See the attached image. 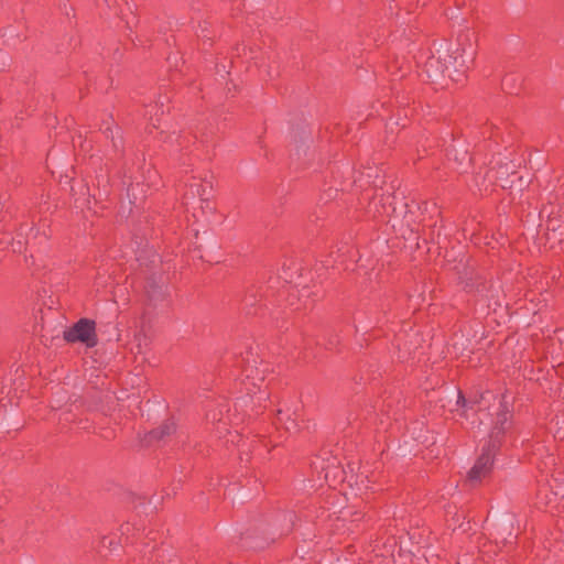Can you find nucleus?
Instances as JSON below:
<instances>
[{
  "instance_id": "nucleus-3",
  "label": "nucleus",
  "mask_w": 564,
  "mask_h": 564,
  "mask_svg": "<svg viewBox=\"0 0 564 564\" xmlns=\"http://www.w3.org/2000/svg\"><path fill=\"white\" fill-rule=\"evenodd\" d=\"M64 339L68 343L80 341L87 347L97 344L95 323L87 318L79 319L74 326L64 332Z\"/></svg>"
},
{
  "instance_id": "nucleus-8",
  "label": "nucleus",
  "mask_w": 564,
  "mask_h": 564,
  "mask_svg": "<svg viewBox=\"0 0 564 564\" xmlns=\"http://www.w3.org/2000/svg\"><path fill=\"white\" fill-rule=\"evenodd\" d=\"M173 430V425H166L160 430V432H156L159 434V437H162L163 435H167Z\"/></svg>"
},
{
  "instance_id": "nucleus-9",
  "label": "nucleus",
  "mask_w": 564,
  "mask_h": 564,
  "mask_svg": "<svg viewBox=\"0 0 564 564\" xmlns=\"http://www.w3.org/2000/svg\"><path fill=\"white\" fill-rule=\"evenodd\" d=\"M294 427H295L294 421L289 419L288 422L285 423V430L291 431Z\"/></svg>"
},
{
  "instance_id": "nucleus-1",
  "label": "nucleus",
  "mask_w": 564,
  "mask_h": 564,
  "mask_svg": "<svg viewBox=\"0 0 564 564\" xmlns=\"http://www.w3.org/2000/svg\"><path fill=\"white\" fill-rule=\"evenodd\" d=\"M476 55L471 35L462 33L457 36L455 45L441 44L427 62L425 72L431 79H438L446 70L459 72L473 62Z\"/></svg>"
},
{
  "instance_id": "nucleus-2",
  "label": "nucleus",
  "mask_w": 564,
  "mask_h": 564,
  "mask_svg": "<svg viewBox=\"0 0 564 564\" xmlns=\"http://www.w3.org/2000/svg\"><path fill=\"white\" fill-rule=\"evenodd\" d=\"M495 413L496 419L491 420L489 427V437L492 444L482 447L480 456L469 470L468 481L470 484H477L489 475L494 462L496 442L499 435L505 433L509 427V409L506 399L499 401Z\"/></svg>"
},
{
  "instance_id": "nucleus-4",
  "label": "nucleus",
  "mask_w": 564,
  "mask_h": 564,
  "mask_svg": "<svg viewBox=\"0 0 564 564\" xmlns=\"http://www.w3.org/2000/svg\"><path fill=\"white\" fill-rule=\"evenodd\" d=\"M209 188H210V186H208V185L195 184V185L191 186L189 194L192 197L198 196L202 199H205L208 194Z\"/></svg>"
},
{
  "instance_id": "nucleus-6",
  "label": "nucleus",
  "mask_w": 564,
  "mask_h": 564,
  "mask_svg": "<svg viewBox=\"0 0 564 564\" xmlns=\"http://www.w3.org/2000/svg\"><path fill=\"white\" fill-rule=\"evenodd\" d=\"M413 437L420 442V443H426L429 440H427V436L423 433L422 429H420V432H416L415 431L413 432Z\"/></svg>"
},
{
  "instance_id": "nucleus-7",
  "label": "nucleus",
  "mask_w": 564,
  "mask_h": 564,
  "mask_svg": "<svg viewBox=\"0 0 564 564\" xmlns=\"http://www.w3.org/2000/svg\"><path fill=\"white\" fill-rule=\"evenodd\" d=\"M413 437L420 442V443H426L429 440H427V436L423 433L422 429H420V432H416L415 431L413 432Z\"/></svg>"
},
{
  "instance_id": "nucleus-10",
  "label": "nucleus",
  "mask_w": 564,
  "mask_h": 564,
  "mask_svg": "<svg viewBox=\"0 0 564 564\" xmlns=\"http://www.w3.org/2000/svg\"><path fill=\"white\" fill-rule=\"evenodd\" d=\"M486 397L484 394H481L480 399L479 400H474L473 402L474 403H480L482 400H485Z\"/></svg>"
},
{
  "instance_id": "nucleus-5",
  "label": "nucleus",
  "mask_w": 564,
  "mask_h": 564,
  "mask_svg": "<svg viewBox=\"0 0 564 564\" xmlns=\"http://www.w3.org/2000/svg\"><path fill=\"white\" fill-rule=\"evenodd\" d=\"M466 405H467L466 399L464 398V395L460 392H458L455 411L460 412V414H464Z\"/></svg>"
}]
</instances>
